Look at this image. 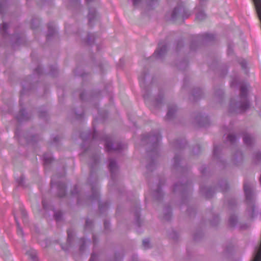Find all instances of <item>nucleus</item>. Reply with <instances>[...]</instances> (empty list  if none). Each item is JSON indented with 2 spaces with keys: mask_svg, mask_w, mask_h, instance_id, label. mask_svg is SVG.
Returning <instances> with one entry per match:
<instances>
[{
  "mask_svg": "<svg viewBox=\"0 0 261 261\" xmlns=\"http://www.w3.org/2000/svg\"><path fill=\"white\" fill-rule=\"evenodd\" d=\"M133 211L134 212V216L135 218L136 224L138 226L141 225V221L140 219V202L136 203L135 206L133 208Z\"/></svg>",
  "mask_w": 261,
  "mask_h": 261,
  "instance_id": "nucleus-19",
  "label": "nucleus"
},
{
  "mask_svg": "<svg viewBox=\"0 0 261 261\" xmlns=\"http://www.w3.org/2000/svg\"><path fill=\"white\" fill-rule=\"evenodd\" d=\"M163 183L164 181L160 180L156 189L152 192L153 198L157 200H161L163 197V194L161 190V185H163Z\"/></svg>",
  "mask_w": 261,
  "mask_h": 261,
  "instance_id": "nucleus-20",
  "label": "nucleus"
},
{
  "mask_svg": "<svg viewBox=\"0 0 261 261\" xmlns=\"http://www.w3.org/2000/svg\"><path fill=\"white\" fill-rule=\"evenodd\" d=\"M25 92V87L24 85H22V89L20 92V97L19 99V104L20 106L22 107V98L23 95L24 94V93Z\"/></svg>",
  "mask_w": 261,
  "mask_h": 261,
  "instance_id": "nucleus-48",
  "label": "nucleus"
},
{
  "mask_svg": "<svg viewBox=\"0 0 261 261\" xmlns=\"http://www.w3.org/2000/svg\"><path fill=\"white\" fill-rule=\"evenodd\" d=\"M221 150H222V148H221V146L215 145L214 147V151H213L214 158V159H217L218 160V162L220 164H222V165H223L225 167V165L224 164L223 161H222L220 158V154Z\"/></svg>",
  "mask_w": 261,
  "mask_h": 261,
  "instance_id": "nucleus-22",
  "label": "nucleus"
},
{
  "mask_svg": "<svg viewBox=\"0 0 261 261\" xmlns=\"http://www.w3.org/2000/svg\"><path fill=\"white\" fill-rule=\"evenodd\" d=\"M53 160L52 155L50 153L46 152L43 155V161L45 168L46 169L47 166L51 163Z\"/></svg>",
  "mask_w": 261,
  "mask_h": 261,
  "instance_id": "nucleus-29",
  "label": "nucleus"
},
{
  "mask_svg": "<svg viewBox=\"0 0 261 261\" xmlns=\"http://www.w3.org/2000/svg\"><path fill=\"white\" fill-rule=\"evenodd\" d=\"M6 40L10 41L11 43L14 46V44H21L24 42V37L22 34H18L15 33L13 35L9 36Z\"/></svg>",
  "mask_w": 261,
  "mask_h": 261,
  "instance_id": "nucleus-14",
  "label": "nucleus"
},
{
  "mask_svg": "<svg viewBox=\"0 0 261 261\" xmlns=\"http://www.w3.org/2000/svg\"><path fill=\"white\" fill-rule=\"evenodd\" d=\"M202 91L199 88H197L194 89L193 96L195 100H197L202 97Z\"/></svg>",
  "mask_w": 261,
  "mask_h": 261,
  "instance_id": "nucleus-35",
  "label": "nucleus"
},
{
  "mask_svg": "<svg viewBox=\"0 0 261 261\" xmlns=\"http://www.w3.org/2000/svg\"><path fill=\"white\" fill-rule=\"evenodd\" d=\"M163 93L162 92L160 91L157 97L152 101V105L155 108H160L163 103Z\"/></svg>",
  "mask_w": 261,
  "mask_h": 261,
  "instance_id": "nucleus-28",
  "label": "nucleus"
},
{
  "mask_svg": "<svg viewBox=\"0 0 261 261\" xmlns=\"http://www.w3.org/2000/svg\"><path fill=\"white\" fill-rule=\"evenodd\" d=\"M24 177L23 175H21L19 178L16 179V181L19 185L23 186L24 183Z\"/></svg>",
  "mask_w": 261,
  "mask_h": 261,
  "instance_id": "nucleus-58",
  "label": "nucleus"
},
{
  "mask_svg": "<svg viewBox=\"0 0 261 261\" xmlns=\"http://www.w3.org/2000/svg\"><path fill=\"white\" fill-rule=\"evenodd\" d=\"M14 218H15V222H16V223L17 224V233L19 234V235H22V229L21 228L20 226V225L18 223L16 217L14 216Z\"/></svg>",
  "mask_w": 261,
  "mask_h": 261,
  "instance_id": "nucleus-54",
  "label": "nucleus"
},
{
  "mask_svg": "<svg viewBox=\"0 0 261 261\" xmlns=\"http://www.w3.org/2000/svg\"><path fill=\"white\" fill-rule=\"evenodd\" d=\"M7 8V3L5 0H0V13L3 15Z\"/></svg>",
  "mask_w": 261,
  "mask_h": 261,
  "instance_id": "nucleus-41",
  "label": "nucleus"
},
{
  "mask_svg": "<svg viewBox=\"0 0 261 261\" xmlns=\"http://www.w3.org/2000/svg\"><path fill=\"white\" fill-rule=\"evenodd\" d=\"M56 34V29L53 22H49L48 24V33L46 35V40L48 41L51 37H54Z\"/></svg>",
  "mask_w": 261,
  "mask_h": 261,
  "instance_id": "nucleus-24",
  "label": "nucleus"
},
{
  "mask_svg": "<svg viewBox=\"0 0 261 261\" xmlns=\"http://www.w3.org/2000/svg\"><path fill=\"white\" fill-rule=\"evenodd\" d=\"M108 168L111 173V179L114 182L118 172V166L115 160L110 158Z\"/></svg>",
  "mask_w": 261,
  "mask_h": 261,
  "instance_id": "nucleus-13",
  "label": "nucleus"
},
{
  "mask_svg": "<svg viewBox=\"0 0 261 261\" xmlns=\"http://www.w3.org/2000/svg\"><path fill=\"white\" fill-rule=\"evenodd\" d=\"M200 192L206 198H210L213 197L215 193V190L211 187H203L202 185H200Z\"/></svg>",
  "mask_w": 261,
  "mask_h": 261,
  "instance_id": "nucleus-18",
  "label": "nucleus"
},
{
  "mask_svg": "<svg viewBox=\"0 0 261 261\" xmlns=\"http://www.w3.org/2000/svg\"><path fill=\"white\" fill-rule=\"evenodd\" d=\"M177 108L176 106L174 105H171L168 106V110L166 115V119L171 120L172 119L176 112Z\"/></svg>",
  "mask_w": 261,
  "mask_h": 261,
  "instance_id": "nucleus-25",
  "label": "nucleus"
},
{
  "mask_svg": "<svg viewBox=\"0 0 261 261\" xmlns=\"http://www.w3.org/2000/svg\"><path fill=\"white\" fill-rule=\"evenodd\" d=\"M34 74L40 75L42 74V69L41 66L38 65L34 71Z\"/></svg>",
  "mask_w": 261,
  "mask_h": 261,
  "instance_id": "nucleus-51",
  "label": "nucleus"
},
{
  "mask_svg": "<svg viewBox=\"0 0 261 261\" xmlns=\"http://www.w3.org/2000/svg\"><path fill=\"white\" fill-rule=\"evenodd\" d=\"M80 243H81L80 247V250L81 251H83L85 249L86 240L84 238H82L80 239Z\"/></svg>",
  "mask_w": 261,
  "mask_h": 261,
  "instance_id": "nucleus-50",
  "label": "nucleus"
},
{
  "mask_svg": "<svg viewBox=\"0 0 261 261\" xmlns=\"http://www.w3.org/2000/svg\"><path fill=\"white\" fill-rule=\"evenodd\" d=\"M243 142L247 146L251 147L253 145L255 139L254 136L249 133H245L243 135Z\"/></svg>",
  "mask_w": 261,
  "mask_h": 261,
  "instance_id": "nucleus-23",
  "label": "nucleus"
},
{
  "mask_svg": "<svg viewBox=\"0 0 261 261\" xmlns=\"http://www.w3.org/2000/svg\"><path fill=\"white\" fill-rule=\"evenodd\" d=\"M98 140L105 141V149L108 152H120L124 147V145L120 142H114L112 137L108 135H100L94 128L92 134L91 144L87 148H85L84 151L81 154L82 158L87 156H89V166L90 168V178H92L94 175L95 170L99 163L100 156L99 149L98 148H93L92 144L93 142Z\"/></svg>",
  "mask_w": 261,
  "mask_h": 261,
  "instance_id": "nucleus-1",
  "label": "nucleus"
},
{
  "mask_svg": "<svg viewBox=\"0 0 261 261\" xmlns=\"http://www.w3.org/2000/svg\"><path fill=\"white\" fill-rule=\"evenodd\" d=\"M10 27V24L6 22H3L2 25L0 24V32L4 39H7L10 36L8 33V30Z\"/></svg>",
  "mask_w": 261,
  "mask_h": 261,
  "instance_id": "nucleus-26",
  "label": "nucleus"
},
{
  "mask_svg": "<svg viewBox=\"0 0 261 261\" xmlns=\"http://www.w3.org/2000/svg\"><path fill=\"white\" fill-rule=\"evenodd\" d=\"M90 186L91 188L92 195L89 197H86V199L91 200L92 202H95L97 201L98 202L99 211L101 213L104 212L108 208L110 205L109 202L108 201H105L103 202H101L99 201L98 189L96 182L93 184H90Z\"/></svg>",
  "mask_w": 261,
  "mask_h": 261,
  "instance_id": "nucleus-5",
  "label": "nucleus"
},
{
  "mask_svg": "<svg viewBox=\"0 0 261 261\" xmlns=\"http://www.w3.org/2000/svg\"><path fill=\"white\" fill-rule=\"evenodd\" d=\"M79 189V188L78 186H75L74 189L71 191V194L72 196H77V204H80L81 202L82 193Z\"/></svg>",
  "mask_w": 261,
  "mask_h": 261,
  "instance_id": "nucleus-30",
  "label": "nucleus"
},
{
  "mask_svg": "<svg viewBox=\"0 0 261 261\" xmlns=\"http://www.w3.org/2000/svg\"><path fill=\"white\" fill-rule=\"evenodd\" d=\"M187 213L190 215H192V214H195V210L194 208L193 207H191L190 206H188L187 207Z\"/></svg>",
  "mask_w": 261,
  "mask_h": 261,
  "instance_id": "nucleus-61",
  "label": "nucleus"
},
{
  "mask_svg": "<svg viewBox=\"0 0 261 261\" xmlns=\"http://www.w3.org/2000/svg\"><path fill=\"white\" fill-rule=\"evenodd\" d=\"M206 17L205 14L202 10H199L196 14V18L199 20H202Z\"/></svg>",
  "mask_w": 261,
  "mask_h": 261,
  "instance_id": "nucleus-42",
  "label": "nucleus"
},
{
  "mask_svg": "<svg viewBox=\"0 0 261 261\" xmlns=\"http://www.w3.org/2000/svg\"><path fill=\"white\" fill-rule=\"evenodd\" d=\"M146 73L145 72L142 73L139 76V81L140 86L141 88L144 90L143 98L146 104H148L149 99L150 93L146 89L145 86V82L146 80Z\"/></svg>",
  "mask_w": 261,
  "mask_h": 261,
  "instance_id": "nucleus-12",
  "label": "nucleus"
},
{
  "mask_svg": "<svg viewBox=\"0 0 261 261\" xmlns=\"http://www.w3.org/2000/svg\"><path fill=\"white\" fill-rule=\"evenodd\" d=\"M181 159L180 155L176 153L174 158L173 167L176 170L181 172H184L185 171V168L180 166V162L181 161Z\"/></svg>",
  "mask_w": 261,
  "mask_h": 261,
  "instance_id": "nucleus-21",
  "label": "nucleus"
},
{
  "mask_svg": "<svg viewBox=\"0 0 261 261\" xmlns=\"http://www.w3.org/2000/svg\"><path fill=\"white\" fill-rule=\"evenodd\" d=\"M93 226V221L89 219H87L86 220L85 229L87 230L88 229L91 230Z\"/></svg>",
  "mask_w": 261,
  "mask_h": 261,
  "instance_id": "nucleus-43",
  "label": "nucleus"
},
{
  "mask_svg": "<svg viewBox=\"0 0 261 261\" xmlns=\"http://www.w3.org/2000/svg\"><path fill=\"white\" fill-rule=\"evenodd\" d=\"M226 140L229 142L231 145L234 146L237 141V138L235 135L229 134L227 136Z\"/></svg>",
  "mask_w": 261,
  "mask_h": 261,
  "instance_id": "nucleus-34",
  "label": "nucleus"
},
{
  "mask_svg": "<svg viewBox=\"0 0 261 261\" xmlns=\"http://www.w3.org/2000/svg\"><path fill=\"white\" fill-rule=\"evenodd\" d=\"M91 134L89 130H86V132H83L81 134L80 137L83 140V143L82 144V147L83 148H85L86 145L87 144V142L89 138H90Z\"/></svg>",
  "mask_w": 261,
  "mask_h": 261,
  "instance_id": "nucleus-27",
  "label": "nucleus"
},
{
  "mask_svg": "<svg viewBox=\"0 0 261 261\" xmlns=\"http://www.w3.org/2000/svg\"><path fill=\"white\" fill-rule=\"evenodd\" d=\"M159 0H146V4L150 6L151 8L155 7L158 4Z\"/></svg>",
  "mask_w": 261,
  "mask_h": 261,
  "instance_id": "nucleus-44",
  "label": "nucleus"
},
{
  "mask_svg": "<svg viewBox=\"0 0 261 261\" xmlns=\"http://www.w3.org/2000/svg\"><path fill=\"white\" fill-rule=\"evenodd\" d=\"M87 93L86 91L82 92L80 94V98L82 100H85L88 99Z\"/></svg>",
  "mask_w": 261,
  "mask_h": 261,
  "instance_id": "nucleus-56",
  "label": "nucleus"
},
{
  "mask_svg": "<svg viewBox=\"0 0 261 261\" xmlns=\"http://www.w3.org/2000/svg\"><path fill=\"white\" fill-rule=\"evenodd\" d=\"M65 175V173L59 175H54L50 181V186L53 188L54 187H56L58 190V196L59 197H63L65 196L66 194V186L65 183L61 181L56 182L55 181L57 177H61Z\"/></svg>",
  "mask_w": 261,
  "mask_h": 261,
  "instance_id": "nucleus-9",
  "label": "nucleus"
},
{
  "mask_svg": "<svg viewBox=\"0 0 261 261\" xmlns=\"http://www.w3.org/2000/svg\"><path fill=\"white\" fill-rule=\"evenodd\" d=\"M201 151V148L199 145H196L193 149V152L195 154H198Z\"/></svg>",
  "mask_w": 261,
  "mask_h": 261,
  "instance_id": "nucleus-59",
  "label": "nucleus"
},
{
  "mask_svg": "<svg viewBox=\"0 0 261 261\" xmlns=\"http://www.w3.org/2000/svg\"><path fill=\"white\" fill-rule=\"evenodd\" d=\"M215 36L213 34H203L196 36L190 45V49L194 51L198 46L199 43L211 42L214 40Z\"/></svg>",
  "mask_w": 261,
  "mask_h": 261,
  "instance_id": "nucleus-7",
  "label": "nucleus"
},
{
  "mask_svg": "<svg viewBox=\"0 0 261 261\" xmlns=\"http://www.w3.org/2000/svg\"><path fill=\"white\" fill-rule=\"evenodd\" d=\"M228 206L231 209H233L236 205V200L234 198H230L227 201Z\"/></svg>",
  "mask_w": 261,
  "mask_h": 261,
  "instance_id": "nucleus-45",
  "label": "nucleus"
},
{
  "mask_svg": "<svg viewBox=\"0 0 261 261\" xmlns=\"http://www.w3.org/2000/svg\"><path fill=\"white\" fill-rule=\"evenodd\" d=\"M254 159L256 162H261V152H257L255 153Z\"/></svg>",
  "mask_w": 261,
  "mask_h": 261,
  "instance_id": "nucleus-55",
  "label": "nucleus"
},
{
  "mask_svg": "<svg viewBox=\"0 0 261 261\" xmlns=\"http://www.w3.org/2000/svg\"><path fill=\"white\" fill-rule=\"evenodd\" d=\"M186 144V140L185 139H180L179 140H177L175 141L174 143V146L175 148L177 149H182L185 147Z\"/></svg>",
  "mask_w": 261,
  "mask_h": 261,
  "instance_id": "nucleus-31",
  "label": "nucleus"
},
{
  "mask_svg": "<svg viewBox=\"0 0 261 261\" xmlns=\"http://www.w3.org/2000/svg\"><path fill=\"white\" fill-rule=\"evenodd\" d=\"M172 216L171 208V207L168 206L166 207L164 210V216L163 218L167 221L170 220Z\"/></svg>",
  "mask_w": 261,
  "mask_h": 261,
  "instance_id": "nucleus-32",
  "label": "nucleus"
},
{
  "mask_svg": "<svg viewBox=\"0 0 261 261\" xmlns=\"http://www.w3.org/2000/svg\"><path fill=\"white\" fill-rule=\"evenodd\" d=\"M250 86L247 83H242L240 89V101L235 102L231 100L230 102L229 112L231 113H241L245 112L250 107L248 95Z\"/></svg>",
  "mask_w": 261,
  "mask_h": 261,
  "instance_id": "nucleus-3",
  "label": "nucleus"
},
{
  "mask_svg": "<svg viewBox=\"0 0 261 261\" xmlns=\"http://www.w3.org/2000/svg\"><path fill=\"white\" fill-rule=\"evenodd\" d=\"M40 24V20L37 17H34L32 19V22H31V28L33 30H35L36 29H37Z\"/></svg>",
  "mask_w": 261,
  "mask_h": 261,
  "instance_id": "nucleus-39",
  "label": "nucleus"
},
{
  "mask_svg": "<svg viewBox=\"0 0 261 261\" xmlns=\"http://www.w3.org/2000/svg\"><path fill=\"white\" fill-rule=\"evenodd\" d=\"M27 254L31 258L33 261H37V259L36 258V251L35 250L33 249H30L27 251Z\"/></svg>",
  "mask_w": 261,
  "mask_h": 261,
  "instance_id": "nucleus-37",
  "label": "nucleus"
},
{
  "mask_svg": "<svg viewBox=\"0 0 261 261\" xmlns=\"http://www.w3.org/2000/svg\"><path fill=\"white\" fill-rule=\"evenodd\" d=\"M168 44L166 42L161 41L159 43L158 47L153 55V57L158 59H162L166 55Z\"/></svg>",
  "mask_w": 261,
  "mask_h": 261,
  "instance_id": "nucleus-11",
  "label": "nucleus"
},
{
  "mask_svg": "<svg viewBox=\"0 0 261 261\" xmlns=\"http://www.w3.org/2000/svg\"><path fill=\"white\" fill-rule=\"evenodd\" d=\"M161 140L162 136L158 130L151 132L150 134L144 135L142 137V142L149 146L147 152L151 156L150 162L146 166V169L148 171H152L155 167V160L158 156Z\"/></svg>",
  "mask_w": 261,
  "mask_h": 261,
  "instance_id": "nucleus-2",
  "label": "nucleus"
},
{
  "mask_svg": "<svg viewBox=\"0 0 261 261\" xmlns=\"http://www.w3.org/2000/svg\"><path fill=\"white\" fill-rule=\"evenodd\" d=\"M240 80L238 77H235L233 78L230 82V86L232 87H235L238 86L240 84Z\"/></svg>",
  "mask_w": 261,
  "mask_h": 261,
  "instance_id": "nucleus-46",
  "label": "nucleus"
},
{
  "mask_svg": "<svg viewBox=\"0 0 261 261\" xmlns=\"http://www.w3.org/2000/svg\"><path fill=\"white\" fill-rule=\"evenodd\" d=\"M142 245L145 249H148L150 248L149 240L148 239H145L142 241Z\"/></svg>",
  "mask_w": 261,
  "mask_h": 261,
  "instance_id": "nucleus-49",
  "label": "nucleus"
},
{
  "mask_svg": "<svg viewBox=\"0 0 261 261\" xmlns=\"http://www.w3.org/2000/svg\"><path fill=\"white\" fill-rule=\"evenodd\" d=\"M192 190L193 185L191 182L189 181H186L184 184H175L173 188L174 193L179 192L182 196L190 194Z\"/></svg>",
  "mask_w": 261,
  "mask_h": 261,
  "instance_id": "nucleus-8",
  "label": "nucleus"
},
{
  "mask_svg": "<svg viewBox=\"0 0 261 261\" xmlns=\"http://www.w3.org/2000/svg\"><path fill=\"white\" fill-rule=\"evenodd\" d=\"M86 2L89 7V13L88 14V24L92 27L94 22L98 19V15L95 9L91 7V6L94 4H97L98 0H86Z\"/></svg>",
  "mask_w": 261,
  "mask_h": 261,
  "instance_id": "nucleus-10",
  "label": "nucleus"
},
{
  "mask_svg": "<svg viewBox=\"0 0 261 261\" xmlns=\"http://www.w3.org/2000/svg\"><path fill=\"white\" fill-rule=\"evenodd\" d=\"M243 188L247 204V212L249 216L251 218H254L258 215H261V209H259L255 203L253 182L245 180L244 182Z\"/></svg>",
  "mask_w": 261,
  "mask_h": 261,
  "instance_id": "nucleus-4",
  "label": "nucleus"
},
{
  "mask_svg": "<svg viewBox=\"0 0 261 261\" xmlns=\"http://www.w3.org/2000/svg\"><path fill=\"white\" fill-rule=\"evenodd\" d=\"M219 221V216H215L214 217V221L211 222V224H212V225H213L214 226H215V225H217V224L218 223Z\"/></svg>",
  "mask_w": 261,
  "mask_h": 261,
  "instance_id": "nucleus-62",
  "label": "nucleus"
},
{
  "mask_svg": "<svg viewBox=\"0 0 261 261\" xmlns=\"http://www.w3.org/2000/svg\"><path fill=\"white\" fill-rule=\"evenodd\" d=\"M31 117V114H28L23 108H21L18 114L16 116V119L19 122L28 120Z\"/></svg>",
  "mask_w": 261,
  "mask_h": 261,
  "instance_id": "nucleus-16",
  "label": "nucleus"
},
{
  "mask_svg": "<svg viewBox=\"0 0 261 261\" xmlns=\"http://www.w3.org/2000/svg\"><path fill=\"white\" fill-rule=\"evenodd\" d=\"M135 7H139L143 2V0H132Z\"/></svg>",
  "mask_w": 261,
  "mask_h": 261,
  "instance_id": "nucleus-57",
  "label": "nucleus"
},
{
  "mask_svg": "<svg viewBox=\"0 0 261 261\" xmlns=\"http://www.w3.org/2000/svg\"><path fill=\"white\" fill-rule=\"evenodd\" d=\"M21 216H22V219L23 220V222L24 223H26L27 222V214L25 210L23 209H21Z\"/></svg>",
  "mask_w": 261,
  "mask_h": 261,
  "instance_id": "nucleus-53",
  "label": "nucleus"
},
{
  "mask_svg": "<svg viewBox=\"0 0 261 261\" xmlns=\"http://www.w3.org/2000/svg\"><path fill=\"white\" fill-rule=\"evenodd\" d=\"M215 94L220 97H222L223 95V91L222 89H219L215 92Z\"/></svg>",
  "mask_w": 261,
  "mask_h": 261,
  "instance_id": "nucleus-64",
  "label": "nucleus"
},
{
  "mask_svg": "<svg viewBox=\"0 0 261 261\" xmlns=\"http://www.w3.org/2000/svg\"><path fill=\"white\" fill-rule=\"evenodd\" d=\"M95 39V34H87V38L83 39V41L88 45H91L94 43Z\"/></svg>",
  "mask_w": 261,
  "mask_h": 261,
  "instance_id": "nucleus-33",
  "label": "nucleus"
},
{
  "mask_svg": "<svg viewBox=\"0 0 261 261\" xmlns=\"http://www.w3.org/2000/svg\"><path fill=\"white\" fill-rule=\"evenodd\" d=\"M58 73L57 67L54 66L51 67L50 71L49 73L51 76H55Z\"/></svg>",
  "mask_w": 261,
  "mask_h": 261,
  "instance_id": "nucleus-52",
  "label": "nucleus"
},
{
  "mask_svg": "<svg viewBox=\"0 0 261 261\" xmlns=\"http://www.w3.org/2000/svg\"><path fill=\"white\" fill-rule=\"evenodd\" d=\"M217 189H220V191L224 192L227 191V189H228V185L225 180H222L219 185V186L217 187Z\"/></svg>",
  "mask_w": 261,
  "mask_h": 261,
  "instance_id": "nucleus-36",
  "label": "nucleus"
},
{
  "mask_svg": "<svg viewBox=\"0 0 261 261\" xmlns=\"http://www.w3.org/2000/svg\"><path fill=\"white\" fill-rule=\"evenodd\" d=\"M63 214L61 211H57L54 213V218L57 222H59L61 220Z\"/></svg>",
  "mask_w": 261,
  "mask_h": 261,
  "instance_id": "nucleus-47",
  "label": "nucleus"
},
{
  "mask_svg": "<svg viewBox=\"0 0 261 261\" xmlns=\"http://www.w3.org/2000/svg\"><path fill=\"white\" fill-rule=\"evenodd\" d=\"M243 160V155L242 152L240 150L236 149L231 160L232 164L235 166H238L242 163Z\"/></svg>",
  "mask_w": 261,
  "mask_h": 261,
  "instance_id": "nucleus-15",
  "label": "nucleus"
},
{
  "mask_svg": "<svg viewBox=\"0 0 261 261\" xmlns=\"http://www.w3.org/2000/svg\"><path fill=\"white\" fill-rule=\"evenodd\" d=\"M191 15L190 12L186 8L183 3H180L174 9L171 14L173 21L181 20L183 21Z\"/></svg>",
  "mask_w": 261,
  "mask_h": 261,
  "instance_id": "nucleus-6",
  "label": "nucleus"
},
{
  "mask_svg": "<svg viewBox=\"0 0 261 261\" xmlns=\"http://www.w3.org/2000/svg\"><path fill=\"white\" fill-rule=\"evenodd\" d=\"M84 115V113L83 112H82L80 114L77 113L76 112L75 113V118L76 119H80L83 118Z\"/></svg>",
  "mask_w": 261,
  "mask_h": 261,
  "instance_id": "nucleus-63",
  "label": "nucleus"
},
{
  "mask_svg": "<svg viewBox=\"0 0 261 261\" xmlns=\"http://www.w3.org/2000/svg\"><path fill=\"white\" fill-rule=\"evenodd\" d=\"M170 237L174 240H176L178 238V234L177 232L173 231L172 233L170 235Z\"/></svg>",
  "mask_w": 261,
  "mask_h": 261,
  "instance_id": "nucleus-60",
  "label": "nucleus"
},
{
  "mask_svg": "<svg viewBox=\"0 0 261 261\" xmlns=\"http://www.w3.org/2000/svg\"><path fill=\"white\" fill-rule=\"evenodd\" d=\"M237 224V218L234 215H231L229 219V225L230 227H232Z\"/></svg>",
  "mask_w": 261,
  "mask_h": 261,
  "instance_id": "nucleus-38",
  "label": "nucleus"
},
{
  "mask_svg": "<svg viewBox=\"0 0 261 261\" xmlns=\"http://www.w3.org/2000/svg\"><path fill=\"white\" fill-rule=\"evenodd\" d=\"M195 122L200 126L205 127L209 124L210 120L207 116L199 114L195 118Z\"/></svg>",
  "mask_w": 261,
  "mask_h": 261,
  "instance_id": "nucleus-17",
  "label": "nucleus"
},
{
  "mask_svg": "<svg viewBox=\"0 0 261 261\" xmlns=\"http://www.w3.org/2000/svg\"><path fill=\"white\" fill-rule=\"evenodd\" d=\"M67 242L69 245H70L73 237V231L71 229H68L67 231Z\"/></svg>",
  "mask_w": 261,
  "mask_h": 261,
  "instance_id": "nucleus-40",
  "label": "nucleus"
}]
</instances>
